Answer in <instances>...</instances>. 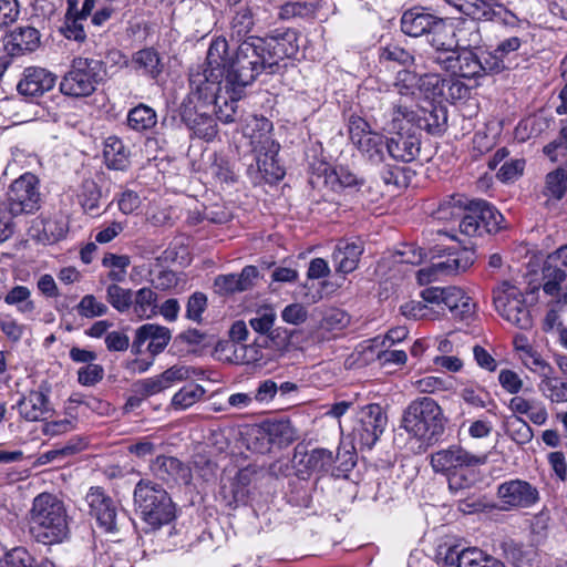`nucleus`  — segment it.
<instances>
[{"instance_id": "obj_1", "label": "nucleus", "mask_w": 567, "mask_h": 567, "mask_svg": "<svg viewBox=\"0 0 567 567\" xmlns=\"http://www.w3.org/2000/svg\"><path fill=\"white\" fill-rule=\"evenodd\" d=\"M292 34L286 32L266 38L248 37L233 53L225 38L214 39L207 50L206 63L194 69L209 81H224L235 95L245 92L259 74H275L279 63L296 53Z\"/></svg>"}, {"instance_id": "obj_2", "label": "nucleus", "mask_w": 567, "mask_h": 567, "mask_svg": "<svg viewBox=\"0 0 567 567\" xmlns=\"http://www.w3.org/2000/svg\"><path fill=\"white\" fill-rule=\"evenodd\" d=\"M461 197H452L440 204L434 212V218L449 221L460 219V230L470 237H482L501 229L502 214L483 199H473L464 206Z\"/></svg>"}, {"instance_id": "obj_3", "label": "nucleus", "mask_w": 567, "mask_h": 567, "mask_svg": "<svg viewBox=\"0 0 567 567\" xmlns=\"http://www.w3.org/2000/svg\"><path fill=\"white\" fill-rule=\"evenodd\" d=\"M203 72H196L194 69L189 73L190 93L183 100L179 106L181 121L190 131L192 135L205 141H213L217 133V123L214 118V109L205 100L207 89L203 87L207 82Z\"/></svg>"}, {"instance_id": "obj_4", "label": "nucleus", "mask_w": 567, "mask_h": 567, "mask_svg": "<svg viewBox=\"0 0 567 567\" xmlns=\"http://www.w3.org/2000/svg\"><path fill=\"white\" fill-rule=\"evenodd\" d=\"M30 533L42 544L62 542L69 534L64 503L50 493L39 494L30 511Z\"/></svg>"}, {"instance_id": "obj_5", "label": "nucleus", "mask_w": 567, "mask_h": 567, "mask_svg": "<svg viewBox=\"0 0 567 567\" xmlns=\"http://www.w3.org/2000/svg\"><path fill=\"white\" fill-rule=\"evenodd\" d=\"M415 112L411 105L400 102L393 110L394 127L399 131L386 138V153L394 161L402 163L413 162L420 153L421 140L417 128L412 125Z\"/></svg>"}, {"instance_id": "obj_6", "label": "nucleus", "mask_w": 567, "mask_h": 567, "mask_svg": "<svg viewBox=\"0 0 567 567\" xmlns=\"http://www.w3.org/2000/svg\"><path fill=\"white\" fill-rule=\"evenodd\" d=\"M134 505L141 518L153 528L168 524L175 517L174 504L159 485L141 480L134 489Z\"/></svg>"}, {"instance_id": "obj_7", "label": "nucleus", "mask_w": 567, "mask_h": 567, "mask_svg": "<svg viewBox=\"0 0 567 567\" xmlns=\"http://www.w3.org/2000/svg\"><path fill=\"white\" fill-rule=\"evenodd\" d=\"M402 424L408 433L430 443L444 430L442 409L433 399L420 398L408 405Z\"/></svg>"}, {"instance_id": "obj_8", "label": "nucleus", "mask_w": 567, "mask_h": 567, "mask_svg": "<svg viewBox=\"0 0 567 567\" xmlns=\"http://www.w3.org/2000/svg\"><path fill=\"white\" fill-rule=\"evenodd\" d=\"M104 63L101 60L78 56L60 82L62 94L86 97L93 94L103 80Z\"/></svg>"}, {"instance_id": "obj_9", "label": "nucleus", "mask_w": 567, "mask_h": 567, "mask_svg": "<svg viewBox=\"0 0 567 567\" xmlns=\"http://www.w3.org/2000/svg\"><path fill=\"white\" fill-rule=\"evenodd\" d=\"M493 302L496 311L507 321L520 329L532 327V317L522 290L508 280L493 289Z\"/></svg>"}, {"instance_id": "obj_10", "label": "nucleus", "mask_w": 567, "mask_h": 567, "mask_svg": "<svg viewBox=\"0 0 567 567\" xmlns=\"http://www.w3.org/2000/svg\"><path fill=\"white\" fill-rule=\"evenodd\" d=\"M41 200L39 178L32 173H25L9 186L6 205L13 215L19 216L38 212Z\"/></svg>"}, {"instance_id": "obj_11", "label": "nucleus", "mask_w": 567, "mask_h": 567, "mask_svg": "<svg viewBox=\"0 0 567 567\" xmlns=\"http://www.w3.org/2000/svg\"><path fill=\"white\" fill-rule=\"evenodd\" d=\"M388 419L379 404H369L361 409L358 425L353 429L359 451L370 450L383 433Z\"/></svg>"}, {"instance_id": "obj_12", "label": "nucleus", "mask_w": 567, "mask_h": 567, "mask_svg": "<svg viewBox=\"0 0 567 567\" xmlns=\"http://www.w3.org/2000/svg\"><path fill=\"white\" fill-rule=\"evenodd\" d=\"M203 87L207 89L205 100L212 104L214 114L225 124L234 123L238 118V101L244 96L245 92L235 95L233 91L225 86L224 81H207Z\"/></svg>"}, {"instance_id": "obj_13", "label": "nucleus", "mask_w": 567, "mask_h": 567, "mask_svg": "<svg viewBox=\"0 0 567 567\" xmlns=\"http://www.w3.org/2000/svg\"><path fill=\"white\" fill-rule=\"evenodd\" d=\"M279 150L280 145L278 143H276V147L261 145L252 148L256 168L250 165L247 169L252 182L256 183L264 179L265 182L272 184L284 178L285 171L277 161Z\"/></svg>"}, {"instance_id": "obj_14", "label": "nucleus", "mask_w": 567, "mask_h": 567, "mask_svg": "<svg viewBox=\"0 0 567 567\" xmlns=\"http://www.w3.org/2000/svg\"><path fill=\"white\" fill-rule=\"evenodd\" d=\"M461 12L472 18V21H495L514 24L517 17L504 4L491 0H466L461 4Z\"/></svg>"}, {"instance_id": "obj_15", "label": "nucleus", "mask_w": 567, "mask_h": 567, "mask_svg": "<svg viewBox=\"0 0 567 567\" xmlns=\"http://www.w3.org/2000/svg\"><path fill=\"white\" fill-rule=\"evenodd\" d=\"M497 495L503 509L529 507L538 499V492L520 480L505 482L498 486Z\"/></svg>"}, {"instance_id": "obj_16", "label": "nucleus", "mask_w": 567, "mask_h": 567, "mask_svg": "<svg viewBox=\"0 0 567 567\" xmlns=\"http://www.w3.org/2000/svg\"><path fill=\"white\" fill-rule=\"evenodd\" d=\"M56 83V75L45 68L28 66L23 70L17 84L18 92L25 97H39L51 91Z\"/></svg>"}, {"instance_id": "obj_17", "label": "nucleus", "mask_w": 567, "mask_h": 567, "mask_svg": "<svg viewBox=\"0 0 567 567\" xmlns=\"http://www.w3.org/2000/svg\"><path fill=\"white\" fill-rule=\"evenodd\" d=\"M90 513L94 516L101 527L113 533L117 528L116 508L110 496L100 487H91L85 496Z\"/></svg>"}, {"instance_id": "obj_18", "label": "nucleus", "mask_w": 567, "mask_h": 567, "mask_svg": "<svg viewBox=\"0 0 567 567\" xmlns=\"http://www.w3.org/2000/svg\"><path fill=\"white\" fill-rule=\"evenodd\" d=\"M434 61L446 71L454 69L455 63H457V72L462 78L473 79L482 75L483 66L480 62V55L473 50L460 52L457 56L449 54L444 59L437 55L434 58Z\"/></svg>"}, {"instance_id": "obj_19", "label": "nucleus", "mask_w": 567, "mask_h": 567, "mask_svg": "<svg viewBox=\"0 0 567 567\" xmlns=\"http://www.w3.org/2000/svg\"><path fill=\"white\" fill-rule=\"evenodd\" d=\"M4 49L10 55L32 52L40 45V33L32 27H21L3 35Z\"/></svg>"}, {"instance_id": "obj_20", "label": "nucleus", "mask_w": 567, "mask_h": 567, "mask_svg": "<svg viewBox=\"0 0 567 567\" xmlns=\"http://www.w3.org/2000/svg\"><path fill=\"white\" fill-rule=\"evenodd\" d=\"M19 412L27 421L45 420L52 415L53 409L48 395L42 391H31L18 403Z\"/></svg>"}, {"instance_id": "obj_21", "label": "nucleus", "mask_w": 567, "mask_h": 567, "mask_svg": "<svg viewBox=\"0 0 567 567\" xmlns=\"http://www.w3.org/2000/svg\"><path fill=\"white\" fill-rule=\"evenodd\" d=\"M437 18L423 8H412L402 16L401 30L409 37L427 35Z\"/></svg>"}, {"instance_id": "obj_22", "label": "nucleus", "mask_w": 567, "mask_h": 567, "mask_svg": "<svg viewBox=\"0 0 567 567\" xmlns=\"http://www.w3.org/2000/svg\"><path fill=\"white\" fill-rule=\"evenodd\" d=\"M267 344L255 340L251 344H226L225 349L231 351L233 355L227 357L237 364H254L256 367H265L269 360V355L264 352Z\"/></svg>"}, {"instance_id": "obj_23", "label": "nucleus", "mask_w": 567, "mask_h": 567, "mask_svg": "<svg viewBox=\"0 0 567 567\" xmlns=\"http://www.w3.org/2000/svg\"><path fill=\"white\" fill-rule=\"evenodd\" d=\"M363 250V243L360 239L340 240L332 255L337 271L349 274L355 270Z\"/></svg>"}, {"instance_id": "obj_24", "label": "nucleus", "mask_w": 567, "mask_h": 567, "mask_svg": "<svg viewBox=\"0 0 567 567\" xmlns=\"http://www.w3.org/2000/svg\"><path fill=\"white\" fill-rule=\"evenodd\" d=\"M473 463H431L432 468L436 473L446 476L451 489H462L468 487L475 482V474L472 467Z\"/></svg>"}, {"instance_id": "obj_25", "label": "nucleus", "mask_w": 567, "mask_h": 567, "mask_svg": "<svg viewBox=\"0 0 567 567\" xmlns=\"http://www.w3.org/2000/svg\"><path fill=\"white\" fill-rule=\"evenodd\" d=\"M96 6V0H84L81 12L78 14H64L63 24L60 27L61 33L68 40L83 42L86 39L84 22L92 14Z\"/></svg>"}, {"instance_id": "obj_26", "label": "nucleus", "mask_w": 567, "mask_h": 567, "mask_svg": "<svg viewBox=\"0 0 567 567\" xmlns=\"http://www.w3.org/2000/svg\"><path fill=\"white\" fill-rule=\"evenodd\" d=\"M443 306L446 307L454 318L468 319L475 312V303L465 292L454 286L446 287Z\"/></svg>"}, {"instance_id": "obj_27", "label": "nucleus", "mask_w": 567, "mask_h": 567, "mask_svg": "<svg viewBox=\"0 0 567 567\" xmlns=\"http://www.w3.org/2000/svg\"><path fill=\"white\" fill-rule=\"evenodd\" d=\"M455 28L447 24L442 18H437L427 34L429 43L437 53L454 54Z\"/></svg>"}, {"instance_id": "obj_28", "label": "nucleus", "mask_w": 567, "mask_h": 567, "mask_svg": "<svg viewBox=\"0 0 567 567\" xmlns=\"http://www.w3.org/2000/svg\"><path fill=\"white\" fill-rule=\"evenodd\" d=\"M272 123L264 116H252L247 123L246 135L250 138L251 148L270 145L276 147V141L272 138Z\"/></svg>"}, {"instance_id": "obj_29", "label": "nucleus", "mask_w": 567, "mask_h": 567, "mask_svg": "<svg viewBox=\"0 0 567 567\" xmlns=\"http://www.w3.org/2000/svg\"><path fill=\"white\" fill-rule=\"evenodd\" d=\"M130 152L116 136L106 138L103 150L105 165L111 169L123 171L128 166Z\"/></svg>"}, {"instance_id": "obj_30", "label": "nucleus", "mask_w": 567, "mask_h": 567, "mask_svg": "<svg viewBox=\"0 0 567 567\" xmlns=\"http://www.w3.org/2000/svg\"><path fill=\"white\" fill-rule=\"evenodd\" d=\"M132 63L136 71L144 75L156 79L163 71V63L159 54L153 48L142 49L132 56Z\"/></svg>"}, {"instance_id": "obj_31", "label": "nucleus", "mask_w": 567, "mask_h": 567, "mask_svg": "<svg viewBox=\"0 0 567 567\" xmlns=\"http://www.w3.org/2000/svg\"><path fill=\"white\" fill-rule=\"evenodd\" d=\"M362 155L372 164L384 162L386 153V140L379 133H370L367 138L358 140L355 145Z\"/></svg>"}, {"instance_id": "obj_32", "label": "nucleus", "mask_w": 567, "mask_h": 567, "mask_svg": "<svg viewBox=\"0 0 567 567\" xmlns=\"http://www.w3.org/2000/svg\"><path fill=\"white\" fill-rule=\"evenodd\" d=\"M255 25L254 7L250 4L238 8L230 20L231 40L243 41Z\"/></svg>"}, {"instance_id": "obj_33", "label": "nucleus", "mask_w": 567, "mask_h": 567, "mask_svg": "<svg viewBox=\"0 0 567 567\" xmlns=\"http://www.w3.org/2000/svg\"><path fill=\"white\" fill-rule=\"evenodd\" d=\"M455 49L465 50L476 49L482 35L478 25L474 21H463L455 27Z\"/></svg>"}, {"instance_id": "obj_34", "label": "nucleus", "mask_w": 567, "mask_h": 567, "mask_svg": "<svg viewBox=\"0 0 567 567\" xmlns=\"http://www.w3.org/2000/svg\"><path fill=\"white\" fill-rule=\"evenodd\" d=\"M567 190V171L556 168L545 176V186L543 195L547 198L545 205H549L550 199L560 200Z\"/></svg>"}, {"instance_id": "obj_35", "label": "nucleus", "mask_w": 567, "mask_h": 567, "mask_svg": "<svg viewBox=\"0 0 567 567\" xmlns=\"http://www.w3.org/2000/svg\"><path fill=\"white\" fill-rule=\"evenodd\" d=\"M472 252L467 249L450 252L445 260L434 262L440 274L456 275L468 269L473 264Z\"/></svg>"}, {"instance_id": "obj_36", "label": "nucleus", "mask_w": 567, "mask_h": 567, "mask_svg": "<svg viewBox=\"0 0 567 567\" xmlns=\"http://www.w3.org/2000/svg\"><path fill=\"white\" fill-rule=\"evenodd\" d=\"M156 123V112L145 104H140L128 112L127 125L136 132L151 130Z\"/></svg>"}, {"instance_id": "obj_37", "label": "nucleus", "mask_w": 567, "mask_h": 567, "mask_svg": "<svg viewBox=\"0 0 567 567\" xmlns=\"http://www.w3.org/2000/svg\"><path fill=\"white\" fill-rule=\"evenodd\" d=\"M502 549L506 559L518 567L530 564L536 555L532 546H525L512 539L505 540Z\"/></svg>"}, {"instance_id": "obj_38", "label": "nucleus", "mask_w": 567, "mask_h": 567, "mask_svg": "<svg viewBox=\"0 0 567 567\" xmlns=\"http://www.w3.org/2000/svg\"><path fill=\"white\" fill-rule=\"evenodd\" d=\"M146 341H148L147 350L152 355L161 353L171 340V331L168 328L145 323L142 326Z\"/></svg>"}, {"instance_id": "obj_39", "label": "nucleus", "mask_w": 567, "mask_h": 567, "mask_svg": "<svg viewBox=\"0 0 567 567\" xmlns=\"http://www.w3.org/2000/svg\"><path fill=\"white\" fill-rule=\"evenodd\" d=\"M551 260H546L542 269L543 290L548 296H556L560 290V285L566 280V272L561 268L551 265Z\"/></svg>"}, {"instance_id": "obj_40", "label": "nucleus", "mask_w": 567, "mask_h": 567, "mask_svg": "<svg viewBox=\"0 0 567 567\" xmlns=\"http://www.w3.org/2000/svg\"><path fill=\"white\" fill-rule=\"evenodd\" d=\"M78 198L85 213L97 215L101 189L93 179H85L82 183Z\"/></svg>"}, {"instance_id": "obj_41", "label": "nucleus", "mask_w": 567, "mask_h": 567, "mask_svg": "<svg viewBox=\"0 0 567 567\" xmlns=\"http://www.w3.org/2000/svg\"><path fill=\"white\" fill-rule=\"evenodd\" d=\"M400 312L410 320H434L441 315V311L422 300H410L400 306Z\"/></svg>"}, {"instance_id": "obj_42", "label": "nucleus", "mask_w": 567, "mask_h": 567, "mask_svg": "<svg viewBox=\"0 0 567 567\" xmlns=\"http://www.w3.org/2000/svg\"><path fill=\"white\" fill-rule=\"evenodd\" d=\"M42 229L38 231L37 239L42 244H53L62 239L66 234V224L63 219L42 218Z\"/></svg>"}, {"instance_id": "obj_43", "label": "nucleus", "mask_w": 567, "mask_h": 567, "mask_svg": "<svg viewBox=\"0 0 567 567\" xmlns=\"http://www.w3.org/2000/svg\"><path fill=\"white\" fill-rule=\"evenodd\" d=\"M522 350L524 351L523 362L525 367L533 373L538 374L542 380H547L555 374L554 368L532 347H524Z\"/></svg>"}, {"instance_id": "obj_44", "label": "nucleus", "mask_w": 567, "mask_h": 567, "mask_svg": "<svg viewBox=\"0 0 567 567\" xmlns=\"http://www.w3.org/2000/svg\"><path fill=\"white\" fill-rule=\"evenodd\" d=\"M4 302L9 306H16L21 313H32L35 309L31 300V291L25 286H16L4 296Z\"/></svg>"}, {"instance_id": "obj_45", "label": "nucleus", "mask_w": 567, "mask_h": 567, "mask_svg": "<svg viewBox=\"0 0 567 567\" xmlns=\"http://www.w3.org/2000/svg\"><path fill=\"white\" fill-rule=\"evenodd\" d=\"M106 301L118 312L124 313L133 306V291L117 284L106 287Z\"/></svg>"}, {"instance_id": "obj_46", "label": "nucleus", "mask_w": 567, "mask_h": 567, "mask_svg": "<svg viewBox=\"0 0 567 567\" xmlns=\"http://www.w3.org/2000/svg\"><path fill=\"white\" fill-rule=\"evenodd\" d=\"M157 293L151 288H141L133 295L134 311L140 318H150L155 313Z\"/></svg>"}, {"instance_id": "obj_47", "label": "nucleus", "mask_w": 567, "mask_h": 567, "mask_svg": "<svg viewBox=\"0 0 567 567\" xmlns=\"http://www.w3.org/2000/svg\"><path fill=\"white\" fill-rule=\"evenodd\" d=\"M205 393L202 385L190 383L183 386L172 399V406L175 410H185L195 404Z\"/></svg>"}, {"instance_id": "obj_48", "label": "nucleus", "mask_w": 567, "mask_h": 567, "mask_svg": "<svg viewBox=\"0 0 567 567\" xmlns=\"http://www.w3.org/2000/svg\"><path fill=\"white\" fill-rule=\"evenodd\" d=\"M276 312L271 306L259 307L249 319V326L254 331L267 336L276 321Z\"/></svg>"}, {"instance_id": "obj_49", "label": "nucleus", "mask_w": 567, "mask_h": 567, "mask_svg": "<svg viewBox=\"0 0 567 567\" xmlns=\"http://www.w3.org/2000/svg\"><path fill=\"white\" fill-rule=\"evenodd\" d=\"M539 389L551 402H567V381H559L554 374L542 380Z\"/></svg>"}, {"instance_id": "obj_50", "label": "nucleus", "mask_w": 567, "mask_h": 567, "mask_svg": "<svg viewBox=\"0 0 567 567\" xmlns=\"http://www.w3.org/2000/svg\"><path fill=\"white\" fill-rule=\"evenodd\" d=\"M20 12L21 7L18 0H0V39L7 33V29L19 19Z\"/></svg>"}, {"instance_id": "obj_51", "label": "nucleus", "mask_w": 567, "mask_h": 567, "mask_svg": "<svg viewBox=\"0 0 567 567\" xmlns=\"http://www.w3.org/2000/svg\"><path fill=\"white\" fill-rule=\"evenodd\" d=\"M35 559L24 547L7 551L0 559V567H34Z\"/></svg>"}, {"instance_id": "obj_52", "label": "nucleus", "mask_w": 567, "mask_h": 567, "mask_svg": "<svg viewBox=\"0 0 567 567\" xmlns=\"http://www.w3.org/2000/svg\"><path fill=\"white\" fill-rule=\"evenodd\" d=\"M76 311L83 318H95L105 316L109 308L104 302L99 301L95 296L85 295L78 303Z\"/></svg>"}, {"instance_id": "obj_53", "label": "nucleus", "mask_w": 567, "mask_h": 567, "mask_svg": "<svg viewBox=\"0 0 567 567\" xmlns=\"http://www.w3.org/2000/svg\"><path fill=\"white\" fill-rule=\"evenodd\" d=\"M425 128L432 133H441L445 130L447 123V112L444 106H433L424 116Z\"/></svg>"}, {"instance_id": "obj_54", "label": "nucleus", "mask_w": 567, "mask_h": 567, "mask_svg": "<svg viewBox=\"0 0 567 567\" xmlns=\"http://www.w3.org/2000/svg\"><path fill=\"white\" fill-rule=\"evenodd\" d=\"M419 82L420 76H417L415 73L408 70H402L398 72L394 85L401 95L409 97L410 95L414 94L416 89H419Z\"/></svg>"}, {"instance_id": "obj_55", "label": "nucleus", "mask_w": 567, "mask_h": 567, "mask_svg": "<svg viewBox=\"0 0 567 567\" xmlns=\"http://www.w3.org/2000/svg\"><path fill=\"white\" fill-rule=\"evenodd\" d=\"M104 378V368L101 364L91 363L79 369L78 381L84 386H93Z\"/></svg>"}, {"instance_id": "obj_56", "label": "nucleus", "mask_w": 567, "mask_h": 567, "mask_svg": "<svg viewBox=\"0 0 567 567\" xmlns=\"http://www.w3.org/2000/svg\"><path fill=\"white\" fill-rule=\"evenodd\" d=\"M465 559V548L450 546L439 551V564L442 567H463Z\"/></svg>"}, {"instance_id": "obj_57", "label": "nucleus", "mask_w": 567, "mask_h": 567, "mask_svg": "<svg viewBox=\"0 0 567 567\" xmlns=\"http://www.w3.org/2000/svg\"><path fill=\"white\" fill-rule=\"evenodd\" d=\"M380 60L393 61L402 65H408L413 62V55L396 44H389L381 50Z\"/></svg>"}, {"instance_id": "obj_58", "label": "nucleus", "mask_w": 567, "mask_h": 567, "mask_svg": "<svg viewBox=\"0 0 567 567\" xmlns=\"http://www.w3.org/2000/svg\"><path fill=\"white\" fill-rule=\"evenodd\" d=\"M164 390H166V386L159 375L143 379L134 383V391L143 398L155 395Z\"/></svg>"}, {"instance_id": "obj_59", "label": "nucleus", "mask_w": 567, "mask_h": 567, "mask_svg": "<svg viewBox=\"0 0 567 567\" xmlns=\"http://www.w3.org/2000/svg\"><path fill=\"white\" fill-rule=\"evenodd\" d=\"M525 168V161L515 158L505 162L497 172V177L502 182H511L518 178Z\"/></svg>"}, {"instance_id": "obj_60", "label": "nucleus", "mask_w": 567, "mask_h": 567, "mask_svg": "<svg viewBox=\"0 0 567 567\" xmlns=\"http://www.w3.org/2000/svg\"><path fill=\"white\" fill-rule=\"evenodd\" d=\"M348 127L350 140L354 145L358 144V140L367 138L370 135V133H373L370 128V124L364 118L358 115H351L349 117Z\"/></svg>"}, {"instance_id": "obj_61", "label": "nucleus", "mask_w": 567, "mask_h": 567, "mask_svg": "<svg viewBox=\"0 0 567 567\" xmlns=\"http://www.w3.org/2000/svg\"><path fill=\"white\" fill-rule=\"evenodd\" d=\"M480 62L482 64V75L488 73H498L508 66L505 64V61L497 54L496 50L489 52H483L480 55Z\"/></svg>"}, {"instance_id": "obj_62", "label": "nucleus", "mask_w": 567, "mask_h": 567, "mask_svg": "<svg viewBox=\"0 0 567 567\" xmlns=\"http://www.w3.org/2000/svg\"><path fill=\"white\" fill-rule=\"evenodd\" d=\"M13 215L6 203H0V244L8 240L14 233Z\"/></svg>"}, {"instance_id": "obj_63", "label": "nucleus", "mask_w": 567, "mask_h": 567, "mask_svg": "<svg viewBox=\"0 0 567 567\" xmlns=\"http://www.w3.org/2000/svg\"><path fill=\"white\" fill-rule=\"evenodd\" d=\"M104 342L110 352H124L130 347V337L123 331H111L105 334Z\"/></svg>"}, {"instance_id": "obj_64", "label": "nucleus", "mask_w": 567, "mask_h": 567, "mask_svg": "<svg viewBox=\"0 0 567 567\" xmlns=\"http://www.w3.org/2000/svg\"><path fill=\"white\" fill-rule=\"evenodd\" d=\"M206 306L207 297L203 292L193 293L187 302L186 317L190 320L199 321Z\"/></svg>"}]
</instances>
